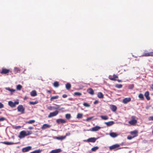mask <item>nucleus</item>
Instances as JSON below:
<instances>
[{
  "label": "nucleus",
  "mask_w": 153,
  "mask_h": 153,
  "mask_svg": "<svg viewBox=\"0 0 153 153\" xmlns=\"http://www.w3.org/2000/svg\"><path fill=\"white\" fill-rule=\"evenodd\" d=\"M33 127H29V129H33Z\"/></svg>",
  "instance_id": "58"
},
{
  "label": "nucleus",
  "mask_w": 153,
  "mask_h": 153,
  "mask_svg": "<svg viewBox=\"0 0 153 153\" xmlns=\"http://www.w3.org/2000/svg\"><path fill=\"white\" fill-rule=\"evenodd\" d=\"M152 133L153 134V131H152Z\"/></svg>",
  "instance_id": "63"
},
{
  "label": "nucleus",
  "mask_w": 153,
  "mask_h": 153,
  "mask_svg": "<svg viewBox=\"0 0 153 153\" xmlns=\"http://www.w3.org/2000/svg\"><path fill=\"white\" fill-rule=\"evenodd\" d=\"M87 92L91 95H93L94 94V91L91 88H90L87 89Z\"/></svg>",
  "instance_id": "17"
},
{
  "label": "nucleus",
  "mask_w": 153,
  "mask_h": 153,
  "mask_svg": "<svg viewBox=\"0 0 153 153\" xmlns=\"http://www.w3.org/2000/svg\"><path fill=\"white\" fill-rule=\"evenodd\" d=\"M149 120H153V116L150 117L149 118Z\"/></svg>",
  "instance_id": "49"
},
{
  "label": "nucleus",
  "mask_w": 153,
  "mask_h": 153,
  "mask_svg": "<svg viewBox=\"0 0 153 153\" xmlns=\"http://www.w3.org/2000/svg\"><path fill=\"white\" fill-rule=\"evenodd\" d=\"M108 78L109 79L111 80L115 81H117V79L118 78V77L116 75L114 74L113 76L109 75Z\"/></svg>",
  "instance_id": "6"
},
{
  "label": "nucleus",
  "mask_w": 153,
  "mask_h": 153,
  "mask_svg": "<svg viewBox=\"0 0 153 153\" xmlns=\"http://www.w3.org/2000/svg\"><path fill=\"white\" fill-rule=\"evenodd\" d=\"M68 100H71V101L74 100L73 99V98H71V97L69 98Z\"/></svg>",
  "instance_id": "55"
},
{
  "label": "nucleus",
  "mask_w": 153,
  "mask_h": 153,
  "mask_svg": "<svg viewBox=\"0 0 153 153\" xmlns=\"http://www.w3.org/2000/svg\"><path fill=\"white\" fill-rule=\"evenodd\" d=\"M150 87L153 90V83L150 85Z\"/></svg>",
  "instance_id": "54"
},
{
  "label": "nucleus",
  "mask_w": 153,
  "mask_h": 153,
  "mask_svg": "<svg viewBox=\"0 0 153 153\" xmlns=\"http://www.w3.org/2000/svg\"><path fill=\"white\" fill-rule=\"evenodd\" d=\"M4 143L5 144H7V145H10V143L9 142H4Z\"/></svg>",
  "instance_id": "53"
},
{
  "label": "nucleus",
  "mask_w": 153,
  "mask_h": 153,
  "mask_svg": "<svg viewBox=\"0 0 153 153\" xmlns=\"http://www.w3.org/2000/svg\"><path fill=\"white\" fill-rule=\"evenodd\" d=\"M109 135L111 137L113 138L115 137L118 136V134L117 133L113 132L110 133Z\"/></svg>",
  "instance_id": "21"
},
{
  "label": "nucleus",
  "mask_w": 153,
  "mask_h": 153,
  "mask_svg": "<svg viewBox=\"0 0 153 153\" xmlns=\"http://www.w3.org/2000/svg\"><path fill=\"white\" fill-rule=\"evenodd\" d=\"M21 126H15L13 127V128L16 129H17L20 128H21Z\"/></svg>",
  "instance_id": "45"
},
{
  "label": "nucleus",
  "mask_w": 153,
  "mask_h": 153,
  "mask_svg": "<svg viewBox=\"0 0 153 153\" xmlns=\"http://www.w3.org/2000/svg\"><path fill=\"white\" fill-rule=\"evenodd\" d=\"M82 93L79 92H75L74 94V96H80L82 95Z\"/></svg>",
  "instance_id": "33"
},
{
  "label": "nucleus",
  "mask_w": 153,
  "mask_h": 153,
  "mask_svg": "<svg viewBox=\"0 0 153 153\" xmlns=\"http://www.w3.org/2000/svg\"><path fill=\"white\" fill-rule=\"evenodd\" d=\"M83 105L84 106L86 107H89L90 106V105L89 104L86 102L84 103Z\"/></svg>",
  "instance_id": "44"
},
{
  "label": "nucleus",
  "mask_w": 153,
  "mask_h": 153,
  "mask_svg": "<svg viewBox=\"0 0 153 153\" xmlns=\"http://www.w3.org/2000/svg\"><path fill=\"white\" fill-rule=\"evenodd\" d=\"M15 70L16 69V70H17V71H18V70H19V69H18V68H15Z\"/></svg>",
  "instance_id": "59"
},
{
  "label": "nucleus",
  "mask_w": 153,
  "mask_h": 153,
  "mask_svg": "<svg viewBox=\"0 0 153 153\" xmlns=\"http://www.w3.org/2000/svg\"><path fill=\"white\" fill-rule=\"evenodd\" d=\"M6 120V118L4 117H1L0 118V122L3 121L5 120Z\"/></svg>",
  "instance_id": "46"
},
{
  "label": "nucleus",
  "mask_w": 153,
  "mask_h": 153,
  "mask_svg": "<svg viewBox=\"0 0 153 153\" xmlns=\"http://www.w3.org/2000/svg\"><path fill=\"white\" fill-rule=\"evenodd\" d=\"M4 107V105L1 102H0V108H1Z\"/></svg>",
  "instance_id": "47"
},
{
  "label": "nucleus",
  "mask_w": 153,
  "mask_h": 153,
  "mask_svg": "<svg viewBox=\"0 0 153 153\" xmlns=\"http://www.w3.org/2000/svg\"><path fill=\"white\" fill-rule=\"evenodd\" d=\"M105 123L108 126H109L113 125L114 123V122L113 121H110L105 122Z\"/></svg>",
  "instance_id": "22"
},
{
  "label": "nucleus",
  "mask_w": 153,
  "mask_h": 153,
  "mask_svg": "<svg viewBox=\"0 0 153 153\" xmlns=\"http://www.w3.org/2000/svg\"><path fill=\"white\" fill-rule=\"evenodd\" d=\"M137 122V120L135 119H132L128 123L131 125H133L136 124Z\"/></svg>",
  "instance_id": "20"
},
{
  "label": "nucleus",
  "mask_w": 153,
  "mask_h": 153,
  "mask_svg": "<svg viewBox=\"0 0 153 153\" xmlns=\"http://www.w3.org/2000/svg\"><path fill=\"white\" fill-rule=\"evenodd\" d=\"M1 112H0V114H1Z\"/></svg>",
  "instance_id": "62"
},
{
  "label": "nucleus",
  "mask_w": 153,
  "mask_h": 153,
  "mask_svg": "<svg viewBox=\"0 0 153 153\" xmlns=\"http://www.w3.org/2000/svg\"><path fill=\"white\" fill-rule=\"evenodd\" d=\"M27 99V97H25L24 98V100H26Z\"/></svg>",
  "instance_id": "60"
},
{
  "label": "nucleus",
  "mask_w": 153,
  "mask_h": 153,
  "mask_svg": "<svg viewBox=\"0 0 153 153\" xmlns=\"http://www.w3.org/2000/svg\"><path fill=\"white\" fill-rule=\"evenodd\" d=\"M38 103V102L37 101H36L35 102L30 101V102H29V103L30 104L32 105H35L36 104H37Z\"/></svg>",
  "instance_id": "40"
},
{
  "label": "nucleus",
  "mask_w": 153,
  "mask_h": 153,
  "mask_svg": "<svg viewBox=\"0 0 153 153\" xmlns=\"http://www.w3.org/2000/svg\"><path fill=\"white\" fill-rule=\"evenodd\" d=\"M101 128L99 126H96L91 128V131H97L100 129Z\"/></svg>",
  "instance_id": "16"
},
{
  "label": "nucleus",
  "mask_w": 153,
  "mask_h": 153,
  "mask_svg": "<svg viewBox=\"0 0 153 153\" xmlns=\"http://www.w3.org/2000/svg\"><path fill=\"white\" fill-rule=\"evenodd\" d=\"M97 138L95 137H91L88 139L84 140L85 142L94 143L96 140Z\"/></svg>",
  "instance_id": "4"
},
{
  "label": "nucleus",
  "mask_w": 153,
  "mask_h": 153,
  "mask_svg": "<svg viewBox=\"0 0 153 153\" xmlns=\"http://www.w3.org/2000/svg\"><path fill=\"white\" fill-rule=\"evenodd\" d=\"M93 118V117H88L86 119V120L87 121H89L90 120H91V119Z\"/></svg>",
  "instance_id": "48"
},
{
  "label": "nucleus",
  "mask_w": 153,
  "mask_h": 153,
  "mask_svg": "<svg viewBox=\"0 0 153 153\" xmlns=\"http://www.w3.org/2000/svg\"><path fill=\"white\" fill-rule=\"evenodd\" d=\"M59 97L58 95L51 97L50 98V100L52 101L54 100L58 99Z\"/></svg>",
  "instance_id": "26"
},
{
  "label": "nucleus",
  "mask_w": 153,
  "mask_h": 153,
  "mask_svg": "<svg viewBox=\"0 0 153 153\" xmlns=\"http://www.w3.org/2000/svg\"><path fill=\"white\" fill-rule=\"evenodd\" d=\"M31 149L32 147L31 146H28L23 148L22 149V151L23 152H26L31 150Z\"/></svg>",
  "instance_id": "7"
},
{
  "label": "nucleus",
  "mask_w": 153,
  "mask_h": 153,
  "mask_svg": "<svg viewBox=\"0 0 153 153\" xmlns=\"http://www.w3.org/2000/svg\"><path fill=\"white\" fill-rule=\"evenodd\" d=\"M83 114L82 113H78L76 118L78 119L82 118V117Z\"/></svg>",
  "instance_id": "30"
},
{
  "label": "nucleus",
  "mask_w": 153,
  "mask_h": 153,
  "mask_svg": "<svg viewBox=\"0 0 153 153\" xmlns=\"http://www.w3.org/2000/svg\"><path fill=\"white\" fill-rule=\"evenodd\" d=\"M51 126L47 124H44L41 127V128L43 129H45L47 128H50Z\"/></svg>",
  "instance_id": "18"
},
{
  "label": "nucleus",
  "mask_w": 153,
  "mask_h": 153,
  "mask_svg": "<svg viewBox=\"0 0 153 153\" xmlns=\"http://www.w3.org/2000/svg\"><path fill=\"white\" fill-rule=\"evenodd\" d=\"M53 85L55 87H58L59 85V82L57 81L54 82L53 83Z\"/></svg>",
  "instance_id": "36"
},
{
  "label": "nucleus",
  "mask_w": 153,
  "mask_h": 153,
  "mask_svg": "<svg viewBox=\"0 0 153 153\" xmlns=\"http://www.w3.org/2000/svg\"><path fill=\"white\" fill-rule=\"evenodd\" d=\"M35 122V121L34 120H30L28 121H27L25 122V123H26L28 124H32L34 123Z\"/></svg>",
  "instance_id": "28"
},
{
  "label": "nucleus",
  "mask_w": 153,
  "mask_h": 153,
  "mask_svg": "<svg viewBox=\"0 0 153 153\" xmlns=\"http://www.w3.org/2000/svg\"><path fill=\"white\" fill-rule=\"evenodd\" d=\"M47 92L48 93H51V90H48L47 91Z\"/></svg>",
  "instance_id": "57"
},
{
  "label": "nucleus",
  "mask_w": 153,
  "mask_h": 153,
  "mask_svg": "<svg viewBox=\"0 0 153 153\" xmlns=\"http://www.w3.org/2000/svg\"><path fill=\"white\" fill-rule=\"evenodd\" d=\"M59 113V111L57 110L55 111L50 113L48 115V118L55 116L57 115Z\"/></svg>",
  "instance_id": "5"
},
{
  "label": "nucleus",
  "mask_w": 153,
  "mask_h": 153,
  "mask_svg": "<svg viewBox=\"0 0 153 153\" xmlns=\"http://www.w3.org/2000/svg\"><path fill=\"white\" fill-rule=\"evenodd\" d=\"M117 81L119 82H121L122 81L121 80H119L118 79H117Z\"/></svg>",
  "instance_id": "56"
},
{
  "label": "nucleus",
  "mask_w": 153,
  "mask_h": 153,
  "mask_svg": "<svg viewBox=\"0 0 153 153\" xmlns=\"http://www.w3.org/2000/svg\"><path fill=\"white\" fill-rule=\"evenodd\" d=\"M25 131H21L19 134V137L20 138H22L25 137L26 136L25 134Z\"/></svg>",
  "instance_id": "10"
},
{
  "label": "nucleus",
  "mask_w": 153,
  "mask_h": 153,
  "mask_svg": "<svg viewBox=\"0 0 153 153\" xmlns=\"http://www.w3.org/2000/svg\"><path fill=\"white\" fill-rule=\"evenodd\" d=\"M115 87L118 88H121L123 87V85L121 84H117L115 85Z\"/></svg>",
  "instance_id": "42"
},
{
  "label": "nucleus",
  "mask_w": 153,
  "mask_h": 153,
  "mask_svg": "<svg viewBox=\"0 0 153 153\" xmlns=\"http://www.w3.org/2000/svg\"><path fill=\"white\" fill-rule=\"evenodd\" d=\"M62 150L60 149H58L51 151L50 153H59L61 152Z\"/></svg>",
  "instance_id": "13"
},
{
  "label": "nucleus",
  "mask_w": 153,
  "mask_h": 153,
  "mask_svg": "<svg viewBox=\"0 0 153 153\" xmlns=\"http://www.w3.org/2000/svg\"><path fill=\"white\" fill-rule=\"evenodd\" d=\"M98 102H99V101L97 100H96L94 102V104H96L98 103Z\"/></svg>",
  "instance_id": "52"
},
{
  "label": "nucleus",
  "mask_w": 153,
  "mask_h": 153,
  "mask_svg": "<svg viewBox=\"0 0 153 153\" xmlns=\"http://www.w3.org/2000/svg\"><path fill=\"white\" fill-rule=\"evenodd\" d=\"M19 103V102L17 101H15L14 102H13L11 101L8 102L9 105L12 108L15 107L16 106V105L18 104Z\"/></svg>",
  "instance_id": "3"
},
{
  "label": "nucleus",
  "mask_w": 153,
  "mask_h": 153,
  "mask_svg": "<svg viewBox=\"0 0 153 153\" xmlns=\"http://www.w3.org/2000/svg\"><path fill=\"white\" fill-rule=\"evenodd\" d=\"M71 87V85L69 83H67L66 85V88L67 90H69Z\"/></svg>",
  "instance_id": "29"
},
{
  "label": "nucleus",
  "mask_w": 153,
  "mask_h": 153,
  "mask_svg": "<svg viewBox=\"0 0 153 153\" xmlns=\"http://www.w3.org/2000/svg\"><path fill=\"white\" fill-rule=\"evenodd\" d=\"M97 97L100 98H102L104 97V96L102 92H100L98 93Z\"/></svg>",
  "instance_id": "25"
},
{
  "label": "nucleus",
  "mask_w": 153,
  "mask_h": 153,
  "mask_svg": "<svg viewBox=\"0 0 153 153\" xmlns=\"http://www.w3.org/2000/svg\"><path fill=\"white\" fill-rule=\"evenodd\" d=\"M56 106H49L48 107V109L50 110H61L62 109H64V108H62L60 109L59 108V105H56Z\"/></svg>",
  "instance_id": "1"
},
{
  "label": "nucleus",
  "mask_w": 153,
  "mask_h": 153,
  "mask_svg": "<svg viewBox=\"0 0 153 153\" xmlns=\"http://www.w3.org/2000/svg\"><path fill=\"white\" fill-rule=\"evenodd\" d=\"M142 56H153V52H151L149 53H145L142 55Z\"/></svg>",
  "instance_id": "9"
},
{
  "label": "nucleus",
  "mask_w": 153,
  "mask_h": 153,
  "mask_svg": "<svg viewBox=\"0 0 153 153\" xmlns=\"http://www.w3.org/2000/svg\"><path fill=\"white\" fill-rule=\"evenodd\" d=\"M100 117L104 120H107L108 119V117L107 116H101Z\"/></svg>",
  "instance_id": "34"
},
{
  "label": "nucleus",
  "mask_w": 153,
  "mask_h": 153,
  "mask_svg": "<svg viewBox=\"0 0 153 153\" xmlns=\"http://www.w3.org/2000/svg\"><path fill=\"white\" fill-rule=\"evenodd\" d=\"M10 71V70L5 68H2V70H0V73L1 74H6L8 73Z\"/></svg>",
  "instance_id": "8"
},
{
  "label": "nucleus",
  "mask_w": 153,
  "mask_h": 153,
  "mask_svg": "<svg viewBox=\"0 0 153 153\" xmlns=\"http://www.w3.org/2000/svg\"><path fill=\"white\" fill-rule=\"evenodd\" d=\"M62 97L63 98H65L67 97V95L66 94H64L62 95Z\"/></svg>",
  "instance_id": "51"
},
{
  "label": "nucleus",
  "mask_w": 153,
  "mask_h": 153,
  "mask_svg": "<svg viewBox=\"0 0 153 153\" xmlns=\"http://www.w3.org/2000/svg\"><path fill=\"white\" fill-rule=\"evenodd\" d=\"M111 109L113 112L115 111L117 109V107L116 106L114 105H111L110 106Z\"/></svg>",
  "instance_id": "15"
},
{
  "label": "nucleus",
  "mask_w": 153,
  "mask_h": 153,
  "mask_svg": "<svg viewBox=\"0 0 153 153\" xmlns=\"http://www.w3.org/2000/svg\"><path fill=\"white\" fill-rule=\"evenodd\" d=\"M22 86L20 85H18L17 86L16 89L17 90H20L22 88Z\"/></svg>",
  "instance_id": "39"
},
{
  "label": "nucleus",
  "mask_w": 153,
  "mask_h": 153,
  "mask_svg": "<svg viewBox=\"0 0 153 153\" xmlns=\"http://www.w3.org/2000/svg\"><path fill=\"white\" fill-rule=\"evenodd\" d=\"M30 95L34 97L37 95L36 92V91L33 90L30 92Z\"/></svg>",
  "instance_id": "24"
},
{
  "label": "nucleus",
  "mask_w": 153,
  "mask_h": 153,
  "mask_svg": "<svg viewBox=\"0 0 153 153\" xmlns=\"http://www.w3.org/2000/svg\"><path fill=\"white\" fill-rule=\"evenodd\" d=\"M149 92L148 91H146V92L144 94V96L148 100H149L150 99V98L149 97Z\"/></svg>",
  "instance_id": "14"
},
{
  "label": "nucleus",
  "mask_w": 153,
  "mask_h": 153,
  "mask_svg": "<svg viewBox=\"0 0 153 153\" xmlns=\"http://www.w3.org/2000/svg\"><path fill=\"white\" fill-rule=\"evenodd\" d=\"M65 117L67 119H69L71 118V115L70 114H67L65 115Z\"/></svg>",
  "instance_id": "41"
},
{
  "label": "nucleus",
  "mask_w": 153,
  "mask_h": 153,
  "mask_svg": "<svg viewBox=\"0 0 153 153\" xmlns=\"http://www.w3.org/2000/svg\"><path fill=\"white\" fill-rule=\"evenodd\" d=\"M121 148H118V149H121Z\"/></svg>",
  "instance_id": "61"
},
{
  "label": "nucleus",
  "mask_w": 153,
  "mask_h": 153,
  "mask_svg": "<svg viewBox=\"0 0 153 153\" xmlns=\"http://www.w3.org/2000/svg\"><path fill=\"white\" fill-rule=\"evenodd\" d=\"M131 100V98L130 97H127L124 98L123 101V102L124 104H126Z\"/></svg>",
  "instance_id": "12"
},
{
  "label": "nucleus",
  "mask_w": 153,
  "mask_h": 153,
  "mask_svg": "<svg viewBox=\"0 0 153 153\" xmlns=\"http://www.w3.org/2000/svg\"><path fill=\"white\" fill-rule=\"evenodd\" d=\"M56 122L58 123H66V121L64 119H59L57 120L56 121Z\"/></svg>",
  "instance_id": "19"
},
{
  "label": "nucleus",
  "mask_w": 153,
  "mask_h": 153,
  "mask_svg": "<svg viewBox=\"0 0 153 153\" xmlns=\"http://www.w3.org/2000/svg\"><path fill=\"white\" fill-rule=\"evenodd\" d=\"M136 136H137V135H134L133 137L128 136L127 137V139L130 140Z\"/></svg>",
  "instance_id": "43"
},
{
  "label": "nucleus",
  "mask_w": 153,
  "mask_h": 153,
  "mask_svg": "<svg viewBox=\"0 0 153 153\" xmlns=\"http://www.w3.org/2000/svg\"><path fill=\"white\" fill-rule=\"evenodd\" d=\"M99 147L98 146H95V147H93L91 149V150L92 151L95 152L97 150V149H99Z\"/></svg>",
  "instance_id": "32"
},
{
  "label": "nucleus",
  "mask_w": 153,
  "mask_h": 153,
  "mask_svg": "<svg viewBox=\"0 0 153 153\" xmlns=\"http://www.w3.org/2000/svg\"><path fill=\"white\" fill-rule=\"evenodd\" d=\"M137 131H134L131 132V135H134V136L137 135Z\"/></svg>",
  "instance_id": "38"
},
{
  "label": "nucleus",
  "mask_w": 153,
  "mask_h": 153,
  "mask_svg": "<svg viewBox=\"0 0 153 153\" xmlns=\"http://www.w3.org/2000/svg\"><path fill=\"white\" fill-rule=\"evenodd\" d=\"M17 109L18 111L20 112L22 114H23L25 113V108L22 105H19L17 108Z\"/></svg>",
  "instance_id": "2"
},
{
  "label": "nucleus",
  "mask_w": 153,
  "mask_h": 153,
  "mask_svg": "<svg viewBox=\"0 0 153 153\" xmlns=\"http://www.w3.org/2000/svg\"><path fill=\"white\" fill-rule=\"evenodd\" d=\"M120 146V145L118 144H115L109 147V149L111 150L115 149Z\"/></svg>",
  "instance_id": "11"
},
{
  "label": "nucleus",
  "mask_w": 153,
  "mask_h": 153,
  "mask_svg": "<svg viewBox=\"0 0 153 153\" xmlns=\"http://www.w3.org/2000/svg\"><path fill=\"white\" fill-rule=\"evenodd\" d=\"M152 52H153V51H152Z\"/></svg>",
  "instance_id": "64"
},
{
  "label": "nucleus",
  "mask_w": 153,
  "mask_h": 153,
  "mask_svg": "<svg viewBox=\"0 0 153 153\" xmlns=\"http://www.w3.org/2000/svg\"><path fill=\"white\" fill-rule=\"evenodd\" d=\"M41 152V150L40 149H39L38 150H35L34 151L31 152L30 153H40Z\"/></svg>",
  "instance_id": "37"
},
{
  "label": "nucleus",
  "mask_w": 153,
  "mask_h": 153,
  "mask_svg": "<svg viewBox=\"0 0 153 153\" xmlns=\"http://www.w3.org/2000/svg\"><path fill=\"white\" fill-rule=\"evenodd\" d=\"M66 138V136H60V137H56L54 138L58 140H62L65 139Z\"/></svg>",
  "instance_id": "23"
},
{
  "label": "nucleus",
  "mask_w": 153,
  "mask_h": 153,
  "mask_svg": "<svg viewBox=\"0 0 153 153\" xmlns=\"http://www.w3.org/2000/svg\"><path fill=\"white\" fill-rule=\"evenodd\" d=\"M138 97L142 100H143L144 99L143 95L142 94H140L139 95Z\"/></svg>",
  "instance_id": "35"
},
{
  "label": "nucleus",
  "mask_w": 153,
  "mask_h": 153,
  "mask_svg": "<svg viewBox=\"0 0 153 153\" xmlns=\"http://www.w3.org/2000/svg\"><path fill=\"white\" fill-rule=\"evenodd\" d=\"M5 89L11 92V93H13L15 91V90L13 89H11L10 88H6Z\"/></svg>",
  "instance_id": "31"
},
{
  "label": "nucleus",
  "mask_w": 153,
  "mask_h": 153,
  "mask_svg": "<svg viewBox=\"0 0 153 153\" xmlns=\"http://www.w3.org/2000/svg\"><path fill=\"white\" fill-rule=\"evenodd\" d=\"M71 135V133H70V132H68V133H67L66 134V135L65 136H66H66H69Z\"/></svg>",
  "instance_id": "50"
},
{
  "label": "nucleus",
  "mask_w": 153,
  "mask_h": 153,
  "mask_svg": "<svg viewBox=\"0 0 153 153\" xmlns=\"http://www.w3.org/2000/svg\"><path fill=\"white\" fill-rule=\"evenodd\" d=\"M25 134L26 136L32 134V131H25Z\"/></svg>",
  "instance_id": "27"
}]
</instances>
